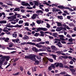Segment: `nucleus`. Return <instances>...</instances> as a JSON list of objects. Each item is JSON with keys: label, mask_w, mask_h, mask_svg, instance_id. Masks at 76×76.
<instances>
[{"label": "nucleus", "mask_w": 76, "mask_h": 76, "mask_svg": "<svg viewBox=\"0 0 76 76\" xmlns=\"http://www.w3.org/2000/svg\"><path fill=\"white\" fill-rule=\"evenodd\" d=\"M36 57V55H34L31 54L28 56H25V59H30L31 60L35 61V60H36V59L35 58Z\"/></svg>", "instance_id": "obj_1"}, {"label": "nucleus", "mask_w": 76, "mask_h": 76, "mask_svg": "<svg viewBox=\"0 0 76 76\" xmlns=\"http://www.w3.org/2000/svg\"><path fill=\"white\" fill-rule=\"evenodd\" d=\"M36 29L37 30H34L36 32H38V31H47V28L42 27L38 28H37Z\"/></svg>", "instance_id": "obj_2"}, {"label": "nucleus", "mask_w": 76, "mask_h": 76, "mask_svg": "<svg viewBox=\"0 0 76 76\" xmlns=\"http://www.w3.org/2000/svg\"><path fill=\"white\" fill-rule=\"evenodd\" d=\"M3 58L1 59L2 60H4V61H5V59L7 61H8L9 60V59L10 58V57L9 56H4L2 57Z\"/></svg>", "instance_id": "obj_3"}, {"label": "nucleus", "mask_w": 76, "mask_h": 76, "mask_svg": "<svg viewBox=\"0 0 76 76\" xmlns=\"http://www.w3.org/2000/svg\"><path fill=\"white\" fill-rule=\"evenodd\" d=\"M8 29V28H7V27L4 28L3 30V31L4 32H6V34H7V35H10V32L9 31L6 30Z\"/></svg>", "instance_id": "obj_4"}, {"label": "nucleus", "mask_w": 76, "mask_h": 76, "mask_svg": "<svg viewBox=\"0 0 76 76\" xmlns=\"http://www.w3.org/2000/svg\"><path fill=\"white\" fill-rule=\"evenodd\" d=\"M25 44H26V45H28V44H30V45H36L35 43L32 42H27V43L26 42H24L21 43V45H25Z\"/></svg>", "instance_id": "obj_5"}, {"label": "nucleus", "mask_w": 76, "mask_h": 76, "mask_svg": "<svg viewBox=\"0 0 76 76\" xmlns=\"http://www.w3.org/2000/svg\"><path fill=\"white\" fill-rule=\"evenodd\" d=\"M69 70L70 72H71L72 73V74L73 75H76V73H75V72H76V70L75 69H71L69 68Z\"/></svg>", "instance_id": "obj_6"}, {"label": "nucleus", "mask_w": 76, "mask_h": 76, "mask_svg": "<svg viewBox=\"0 0 76 76\" xmlns=\"http://www.w3.org/2000/svg\"><path fill=\"white\" fill-rule=\"evenodd\" d=\"M24 1H22V4H21V5L22 6H29V7H30L31 5L29 4L28 3H25Z\"/></svg>", "instance_id": "obj_7"}, {"label": "nucleus", "mask_w": 76, "mask_h": 76, "mask_svg": "<svg viewBox=\"0 0 76 76\" xmlns=\"http://www.w3.org/2000/svg\"><path fill=\"white\" fill-rule=\"evenodd\" d=\"M61 30H63V27H57L56 29V31L57 32H60Z\"/></svg>", "instance_id": "obj_8"}, {"label": "nucleus", "mask_w": 76, "mask_h": 76, "mask_svg": "<svg viewBox=\"0 0 76 76\" xmlns=\"http://www.w3.org/2000/svg\"><path fill=\"white\" fill-rule=\"evenodd\" d=\"M44 32L41 31L40 32V34L39 37H44Z\"/></svg>", "instance_id": "obj_9"}, {"label": "nucleus", "mask_w": 76, "mask_h": 76, "mask_svg": "<svg viewBox=\"0 0 76 76\" xmlns=\"http://www.w3.org/2000/svg\"><path fill=\"white\" fill-rule=\"evenodd\" d=\"M38 15L37 14H34L33 15V16L31 17V18L32 19H36V17H37Z\"/></svg>", "instance_id": "obj_10"}, {"label": "nucleus", "mask_w": 76, "mask_h": 76, "mask_svg": "<svg viewBox=\"0 0 76 76\" xmlns=\"http://www.w3.org/2000/svg\"><path fill=\"white\" fill-rule=\"evenodd\" d=\"M51 48L54 50V51H57V48L55 46L52 45L51 46Z\"/></svg>", "instance_id": "obj_11"}, {"label": "nucleus", "mask_w": 76, "mask_h": 76, "mask_svg": "<svg viewBox=\"0 0 76 76\" xmlns=\"http://www.w3.org/2000/svg\"><path fill=\"white\" fill-rule=\"evenodd\" d=\"M2 15H4L3 18H6V14L4 12H3L1 13H0V17H1Z\"/></svg>", "instance_id": "obj_12"}, {"label": "nucleus", "mask_w": 76, "mask_h": 76, "mask_svg": "<svg viewBox=\"0 0 76 76\" xmlns=\"http://www.w3.org/2000/svg\"><path fill=\"white\" fill-rule=\"evenodd\" d=\"M4 62V59H1L0 61V66H2V65H3Z\"/></svg>", "instance_id": "obj_13"}, {"label": "nucleus", "mask_w": 76, "mask_h": 76, "mask_svg": "<svg viewBox=\"0 0 76 76\" xmlns=\"http://www.w3.org/2000/svg\"><path fill=\"white\" fill-rule=\"evenodd\" d=\"M32 51H35L36 53H37V52H38V50L36 48L34 47H33L32 48Z\"/></svg>", "instance_id": "obj_14"}, {"label": "nucleus", "mask_w": 76, "mask_h": 76, "mask_svg": "<svg viewBox=\"0 0 76 76\" xmlns=\"http://www.w3.org/2000/svg\"><path fill=\"white\" fill-rule=\"evenodd\" d=\"M17 32H14L13 34H12V37H14V38H16V37H17Z\"/></svg>", "instance_id": "obj_15"}, {"label": "nucleus", "mask_w": 76, "mask_h": 76, "mask_svg": "<svg viewBox=\"0 0 76 76\" xmlns=\"http://www.w3.org/2000/svg\"><path fill=\"white\" fill-rule=\"evenodd\" d=\"M36 13H41V14H43L44 13L42 12V11L41 10H39L36 11Z\"/></svg>", "instance_id": "obj_16"}, {"label": "nucleus", "mask_w": 76, "mask_h": 76, "mask_svg": "<svg viewBox=\"0 0 76 76\" xmlns=\"http://www.w3.org/2000/svg\"><path fill=\"white\" fill-rule=\"evenodd\" d=\"M35 44V45H35L36 47H37L38 48H41V47H42V46L41 45H39L38 44Z\"/></svg>", "instance_id": "obj_17"}, {"label": "nucleus", "mask_w": 76, "mask_h": 76, "mask_svg": "<svg viewBox=\"0 0 76 76\" xmlns=\"http://www.w3.org/2000/svg\"><path fill=\"white\" fill-rule=\"evenodd\" d=\"M16 52V51H13L11 52L10 53H4V54H14V53H15Z\"/></svg>", "instance_id": "obj_18"}, {"label": "nucleus", "mask_w": 76, "mask_h": 76, "mask_svg": "<svg viewBox=\"0 0 76 76\" xmlns=\"http://www.w3.org/2000/svg\"><path fill=\"white\" fill-rule=\"evenodd\" d=\"M58 7L59 9H64V7L62 5H59L57 6Z\"/></svg>", "instance_id": "obj_19"}, {"label": "nucleus", "mask_w": 76, "mask_h": 76, "mask_svg": "<svg viewBox=\"0 0 76 76\" xmlns=\"http://www.w3.org/2000/svg\"><path fill=\"white\" fill-rule=\"evenodd\" d=\"M7 23V21L6 20L0 21V24H2V23Z\"/></svg>", "instance_id": "obj_20"}, {"label": "nucleus", "mask_w": 76, "mask_h": 76, "mask_svg": "<svg viewBox=\"0 0 76 76\" xmlns=\"http://www.w3.org/2000/svg\"><path fill=\"white\" fill-rule=\"evenodd\" d=\"M51 56L53 57V58H54V60H56V55H54L53 54H52L51 55Z\"/></svg>", "instance_id": "obj_21"}, {"label": "nucleus", "mask_w": 76, "mask_h": 76, "mask_svg": "<svg viewBox=\"0 0 76 76\" xmlns=\"http://www.w3.org/2000/svg\"><path fill=\"white\" fill-rule=\"evenodd\" d=\"M13 11V12H15L16 11H18V12H19L20 11V8H16Z\"/></svg>", "instance_id": "obj_22"}, {"label": "nucleus", "mask_w": 76, "mask_h": 76, "mask_svg": "<svg viewBox=\"0 0 76 76\" xmlns=\"http://www.w3.org/2000/svg\"><path fill=\"white\" fill-rule=\"evenodd\" d=\"M22 26H23V25H18V24H17L16 25H15V28H21Z\"/></svg>", "instance_id": "obj_23"}, {"label": "nucleus", "mask_w": 76, "mask_h": 76, "mask_svg": "<svg viewBox=\"0 0 76 76\" xmlns=\"http://www.w3.org/2000/svg\"><path fill=\"white\" fill-rule=\"evenodd\" d=\"M59 67H64V66H63V64L61 63H59Z\"/></svg>", "instance_id": "obj_24"}, {"label": "nucleus", "mask_w": 76, "mask_h": 76, "mask_svg": "<svg viewBox=\"0 0 76 76\" xmlns=\"http://www.w3.org/2000/svg\"><path fill=\"white\" fill-rule=\"evenodd\" d=\"M40 34L38 33H36L35 34H34V36L35 37H38L39 36V37Z\"/></svg>", "instance_id": "obj_25"}, {"label": "nucleus", "mask_w": 76, "mask_h": 76, "mask_svg": "<svg viewBox=\"0 0 76 76\" xmlns=\"http://www.w3.org/2000/svg\"><path fill=\"white\" fill-rule=\"evenodd\" d=\"M45 51V49H40L38 50V52L39 51Z\"/></svg>", "instance_id": "obj_26"}, {"label": "nucleus", "mask_w": 76, "mask_h": 76, "mask_svg": "<svg viewBox=\"0 0 76 76\" xmlns=\"http://www.w3.org/2000/svg\"><path fill=\"white\" fill-rule=\"evenodd\" d=\"M20 73L19 72H17L15 74H13V75H15V76H19L20 75Z\"/></svg>", "instance_id": "obj_27"}, {"label": "nucleus", "mask_w": 76, "mask_h": 76, "mask_svg": "<svg viewBox=\"0 0 76 76\" xmlns=\"http://www.w3.org/2000/svg\"><path fill=\"white\" fill-rule=\"evenodd\" d=\"M36 42H40L41 41V39L40 38H39V39H38V38H36Z\"/></svg>", "instance_id": "obj_28"}, {"label": "nucleus", "mask_w": 76, "mask_h": 76, "mask_svg": "<svg viewBox=\"0 0 76 76\" xmlns=\"http://www.w3.org/2000/svg\"><path fill=\"white\" fill-rule=\"evenodd\" d=\"M43 4H46L47 6H49V5H50V4H49L46 2V1H44Z\"/></svg>", "instance_id": "obj_29"}, {"label": "nucleus", "mask_w": 76, "mask_h": 76, "mask_svg": "<svg viewBox=\"0 0 76 76\" xmlns=\"http://www.w3.org/2000/svg\"><path fill=\"white\" fill-rule=\"evenodd\" d=\"M57 18L58 19H63V16H60V15H59L57 16Z\"/></svg>", "instance_id": "obj_30"}, {"label": "nucleus", "mask_w": 76, "mask_h": 76, "mask_svg": "<svg viewBox=\"0 0 76 76\" xmlns=\"http://www.w3.org/2000/svg\"><path fill=\"white\" fill-rule=\"evenodd\" d=\"M62 58L63 59H67L68 58V56H62Z\"/></svg>", "instance_id": "obj_31"}, {"label": "nucleus", "mask_w": 76, "mask_h": 76, "mask_svg": "<svg viewBox=\"0 0 76 76\" xmlns=\"http://www.w3.org/2000/svg\"><path fill=\"white\" fill-rule=\"evenodd\" d=\"M9 38H6V39H5V40H4L5 42H8V41H9Z\"/></svg>", "instance_id": "obj_32"}, {"label": "nucleus", "mask_w": 76, "mask_h": 76, "mask_svg": "<svg viewBox=\"0 0 76 76\" xmlns=\"http://www.w3.org/2000/svg\"><path fill=\"white\" fill-rule=\"evenodd\" d=\"M57 26H62V24H61V23L59 22V23H57Z\"/></svg>", "instance_id": "obj_33"}, {"label": "nucleus", "mask_w": 76, "mask_h": 76, "mask_svg": "<svg viewBox=\"0 0 76 76\" xmlns=\"http://www.w3.org/2000/svg\"><path fill=\"white\" fill-rule=\"evenodd\" d=\"M36 22L38 24H41V20H37Z\"/></svg>", "instance_id": "obj_34"}, {"label": "nucleus", "mask_w": 76, "mask_h": 76, "mask_svg": "<svg viewBox=\"0 0 76 76\" xmlns=\"http://www.w3.org/2000/svg\"><path fill=\"white\" fill-rule=\"evenodd\" d=\"M23 20H20L19 21L18 23L19 24H21L23 23Z\"/></svg>", "instance_id": "obj_35"}, {"label": "nucleus", "mask_w": 76, "mask_h": 76, "mask_svg": "<svg viewBox=\"0 0 76 76\" xmlns=\"http://www.w3.org/2000/svg\"><path fill=\"white\" fill-rule=\"evenodd\" d=\"M16 16H17V15H16V14L14 15H13V16H12V18L13 19H15V18H16Z\"/></svg>", "instance_id": "obj_36"}, {"label": "nucleus", "mask_w": 76, "mask_h": 76, "mask_svg": "<svg viewBox=\"0 0 76 76\" xmlns=\"http://www.w3.org/2000/svg\"><path fill=\"white\" fill-rule=\"evenodd\" d=\"M20 69L21 72H22L23 70V67L22 66L20 67Z\"/></svg>", "instance_id": "obj_37"}, {"label": "nucleus", "mask_w": 76, "mask_h": 76, "mask_svg": "<svg viewBox=\"0 0 76 76\" xmlns=\"http://www.w3.org/2000/svg\"><path fill=\"white\" fill-rule=\"evenodd\" d=\"M53 37H55V38H57V33H53Z\"/></svg>", "instance_id": "obj_38"}, {"label": "nucleus", "mask_w": 76, "mask_h": 76, "mask_svg": "<svg viewBox=\"0 0 76 76\" xmlns=\"http://www.w3.org/2000/svg\"><path fill=\"white\" fill-rule=\"evenodd\" d=\"M34 2H35V3L34 4H35L36 6H38V4H38V2H36V1H34Z\"/></svg>", "instance_id": "obj_39"}, {"label": "nucleus", "mask_w": 76, "mask_h": 76, "mask_svg": "<svg viewBox=\"0 0 76 76\" xmlns=\"http://www.w3.org/2000/svg\"><path fill=\"white\" fill-rule=\"evenodd\" d=\"M48 60L49 61H50V62H53V59H48Z\"/></svg>", "instance_id": "obj_40"}, {"label": "nucleus", "mask_w": 76, "mask_h": 76, "mask_svg": "<svg viewBox=\"0 0 76 76\" xmlns=\"http://www.w3.org/2000/svg\"><path fill=\"white\" fill-rule=\"evenodd\" d=\"M56 53H57V54H61V52H60V51H58L56 52Z\"/></svg>", "instance_id": "obj_41"}, {"label": "nucleus", "mask_w": 76, "mask_h": 76, "mask_svg": "<svg viewBox=\"0 0 76 76\" xmlns=\"http://www.w3.org/2000/svg\"><path fill=\"white\" fill-rule=\"evenodd\" d=\"M20 40L19 39H15V42H16V43H18V42Z\"/></svg>", "instance_id": "obj_42"}, {"label": "nucleus", "mask_w": 76, "mask_h": 76, "mask_svg": "<svg viewBox=\"0 0 76 76\" xmlns=\"http://www.w3.org/2000/svg\"><path fill=\"white\" fill-rule=\"evenodd\" d=\"M64 67H65V68H66V69H69V67L67 65H65L64 66Z\"/></svg>", "instance_id": "obj_43"}, {"label": "nucleus", "mask_w": 76, "mask_h": 76, "mask_svg": "<svg viewBox=\"0 0 76 76\" xmlns=\"http://www.w3.org/2000/svg\"><path fill=\"white\" fill-rule=\"evenodd\" d=\"M60 75H65L66 74V72H63L60 73Z\"/></svg>", "instance_id": "obj_44"}, {"label": "nucleus", "mask_w": 76, "mask_h": 76, "mask_svg": "<svg viewBox=\"0 0 76 76\" xmlns=\"http://www.w3.org/2000/svg\"><path fill=\"white\" fill-rule=\"evenodd\" d=\"M5 38L4 37H1L0 38V40H5Z\"/></svg>", "instance_id": "obj_45"}, {"label": "nucleus", "mask_w": 76, "mask_h": 76, "mask_svg": "<svg viewBox=\"0 0 76 76\" xmlns=\"http://www.w3.org/2000/svg\"><path fill=\"white\" fill-rule=\"evenodd\" d=\"M58 37L62 38H64V36H63V35H59Z\"/></svg>", "instance_id": "obj_46"}, {"label": "nucleus", "mask_w": 76, "mask_h": 76, "mask_svg": "<svg viewBox=\"0 0 76 76\" xmlns=\"http://www.w3.org/2000/svg\"><path fill=\"white\" fill-rule=\"evenodd\" d=\"M20 15H20V14H18L17 15V18H20V17L21 16H20Z\"/></svg>", "instance_id": "obj_47"}, {"label": "nucleus", "mask_w": 76, "mask_h": 76, "mask_svg": "<svg viewBox=\"0 0 76 76\" xmlns=\"http://www.w3.org/2000/svg\"><path fill=\"white\" fill-rule=\"evenodd\" d=\"M51 66V67H53V69H54L55 68V66L54 65V64H52Z\"/></svg>", "instance_id": "obj_48"}, {"label": "nucleus", "mask_w": 76, "mask_h": 76, "mask_svg": "<svg viewBox=\"0 0 76 76\" xmlns=\"http://www.w3.org/2000/svg\"><path fill=\"white\" fill-rule=\"evenodd\" d=\"M49 39H53L54 37L51 36H49Z\"/></svg>", "instance_id": "obj_49"}, {"label": "nucleus", "mask_w": 76, "mask_h": 76, "mask_svg": "<svg viewBox=\"0 0 76 76\" xmlns=\"http://www.w3.org/2000/svg\"><path fill=\"white\" fill-rule=\"evenodd\" d=\"M64 13H66V14H67V15H69V13H68V12H67V11H64Z\"/></svg>", "instance_id": "obj_50"}, {"label": "nucleus", "mask_w": 76, "mask_h": 76, "mask_svg": "<svg viewBox=\"0 0 76 76\" xmlns=\"http://www.w3.org/2000/svg\"><path fill=\"white\" fill-rule=\"evenodd\" d=\"M19 60V58H16L14 61V62H16L17 61H18Z\"/></svg>", "instance_id": "obj_51"}, {"label": "nucleus", "mask_w": 76, "mask_h": 76, "mask_svg": "<svg viewBox=\"0 0 76 76\" xmlns=\"http://www.w3.org/2000/svg\"><path fill=\"white\" fill-rule=\"evenodd\" d=\"M20 12L22 13H24L25 12V10L23 9H21L20 10Z\"/></svg>", "instance_id": "obj_52"}, {"label": "nucleus", "mask_w": 76, "mask_h": 76, "mask_svg": "<svg viewBox=\"0 0 76 76\" xmlns=\"http://www.w3.org/2000/svg\"><path fill=\"white\" fill-rule=\"evenodd\" d=\"M45 42L47 44H49V43H50V42L49 41H46Z\"/></svg>", "instance_id": "obj_53"}, {"label": "nucleus", "mask_w": 76, "mask_h": 76, "mask_svg": "<svg viewBox=\"0 0 76 76\" xmlns=\"http://www.w3.org/2000/svg\"><path fill=\"white\" fill-rule=\"evenodd\" d=\"M13 27H15L16 28V26H13V25H11V26H10V28H13Z\"/></svg>", "instance_id": "obj_54"}, {"label": "nucleus", "mask_w": 76, "mask_h": 76, "mask_svg": "<svg viewBox=\"0 0 76 76\" xmlns=\"http://www.w3.org/2000/svg\"><path fill=\"white\" fill-rule=\"evenodd\" d=\"M66 37H67L68 38H71V36H70V35L67 34L66 35Z\"/></svg>", "instance_id": "obj_55"}, {"label": "nucleus", "mask_w": 76, "mask_h": 76, "mask_svg": "<svg viewBox=\"0 0 76 76\" xmlns=\"http://www.w3.org/2000/svg\"><path fill=\"white\" fill-rule=\"evenodd\" d=\"M24 26H29V23H25V25H24Z\"/></svg>", "instance_id": "obj_56"}, {"label": "nucleus", "mask_w": 76, "mask_h": 76, "mask_svg": "<svg viewBox=\"0 0 76 76\" xmlns=\"http://www.w3.org/2000/svg\"><path fill=\"white\" fill-rule=\"evenodd\" d=\"M45 44V42H40L39 43V44Z\"/></svg>", "instance_id": "obj_57"}, {"label": "nucleus", "mask_w": 76, "mask_h": 76, "mask_svg": "<svg viewBox=\"0 0 76 76\" xmlns=\"http://www.w3.org/2000/svg\"><path fill=\"white\" fill-rule=\"evenodd\" d=\"M56 9L55 8H52V10H53L52 11H53V12H56Z\"/></svg>", "instance_id": "obj_58"}, {"label": "nucleus", "mask_w": 76, "mask_h": 76, "mask_svg": "<svg viewBox=\"0 0 76 76\" xmlns=\"http://www.w3.org/2000/svg\"><path fill=\"white\" fill-rule=\"evenodd\" d=\"M69 64H73V61H71L69 62Z\"/></svg>", "instance_id": "obj_59"}, {"label": "nucleus", "mask_w": 76, "mask_h": 76, "mask_svg": "<svg viewBox=\"0 0 76 76\" xmlns=\"http://www.w3.org/2000/svg\"><path fill=\"white\" fill-rule=\"evenodd\" d=\"M48 69L49 70H52V68H51V66H50L49 67H48Z\"/></svg>", "instance_id": "obj_60"}, {"label": "nucleus", "mask_w": 76, "mask_h": 76, "mask_svg": "<svg viewBox=\"0 0 76 76\" xmlns=\"http://www.w3.org/2000/svg\"><path fill=\"white\" fill-rule=\"evenodd\" d=\"M16 23V22H15V21L13 22V21H11V23L12 24H15V23Z\"/></svg>", "instance_id": "obj_61"}, {"label": "nucleus", "mask_w": 76, "mask_h": 76, "mask_svg": "<svg viewBox=\"0 0 76 76\" xmlns=\"http://www.w3.org/2000/svg\"><path fill=\"white\" fill-rule=\"evenodd\" d=\"M26 9H32V7H26Z\"/></svg>", "instance_id": "obj_62"}, {"label": "nucleus", "mask_w": 76, "mask_h": 76, "mask_svg": "<svg viewBox=\"0 0 76 76\" xmlns=\"http://www.w3.org/2000/svg\"><path fill=\"white\" fill-rule=\"evenodd\" d=\"M8 19H12V16L9 17H7Z\"/></svg>", "instance_id": "obj_63"}, {"label": "nucleus", "mask_w": 76, "mask_h": 76, "mask_svg": "<svg viewBox=\"0 0 76 76\" xmlns=\"http://www.w3.org/2000/svg\"><path fill=\"white\" fill-rule=\"evenodd\" d=\"M59 63H57V64L56 65V67H58V66H59Z\"/></svg>", "instance_id": "obj_64"}]
</instances>
